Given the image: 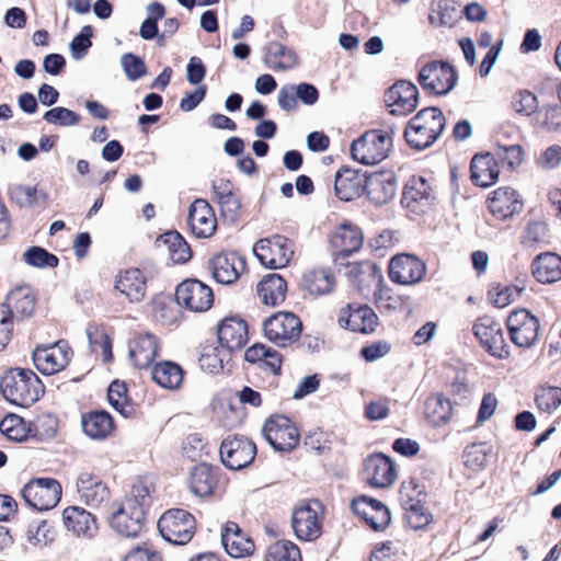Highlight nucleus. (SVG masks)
I'll return each instance as SVG.
<instances>
[{
  "mask_svg": "<svg viewBox=\"0 0 561 561\" xmlns=\"http://www.w3.org/2000/svg\"><path fill=\"white\" fill-rule=\"evenodd\" d=\"M367 175L358 170L348 168L336 172L334 181L335 195L344 202H350L366 192Z\"/></svg>",
  "mask_w": 561,
  "mask_h": 561,
  "instance_id": "25",
  "label": "nucleus"
},
{
  "mask_svg": "<svg viewBox=\"0 0 561 561\" xmlns=\"http://www.w3.org/2000/svg\"><path fill=\"white\" fill-rule=\"evenodd\" d=\"M495 160L507 164L510 169H515L522 164L524 160L523 148L513 142H506L503 139V131L496 137L494 153Z\"/></svg>",
  "mask_w": 561,
  "mask_h": 561,
  "instance_id": "47",
  "label": "nucleus"
},
{
  "mask_svg": "<svg viewBox=\"0 0 561 561\" xmlns=\"http://www.w3.org/2000/svg\"><path fill=\"white\" fill-rule=\"evenodd\" d=\"M222 545L232 558L249 556L254 550V542L233 522H228L221 533Z\"/></svg>",
  "mask_w": 561,
  "mask_h": 561,
  "instance_id": "28",
  "label": "nucleus"
},
{
  "mask_svg": "<svg viewBox=\"0 0 561 561\" xmlns=\"http://www.w3.org/2000/svg\"><path fill=\"white\" fill-rule=\"evenodd\" d=\"M107 399L110 404L125 417L134 414V407L127 399L126 383L119 380H114L107 391Z\"/></svg>",
  "mask_w": 561,
  "mask_h": 561,
  "instance_id": "50",
  "label": "nucleus"
},
{
  "mask_svg": "<svg viewBox=\"0 0 561 561\" xmlns=\"http://www.w3.org/2000/svg\"><path fill=\"white\" fill-rule=\"evenodd\" d=\"M287 284L278 274H268L257 284V295L267 306H277L285 300Z\"/></svg>",
  "mask_w": 561,
  "mask_h": 561,
  "instance_id": "38",
  "label": "nucleus"
},
{
  "mask_svg": "<svg viewBox=\"0 0 561 561\" xmlns=\"http://www.w3.org/2000/svg\"><path fill=\"white\" fill-rule=\"evenodd\" d=\"M158 352V342L152 334H140L129 343V357L135 367L147 368L154 360Z\"/></svg>",
  "mask_w": 561,
  "mask_h": 561,
  "instance_id": "35",
  "label": "nucleus"
},
{
  "mask_svg": "<svg viewBox=\"0 0 561 561\" xmlns=\"http://www.w3.org/2000/svg\"><path fill=\"white\" fill-rule=\"evenodd\" d=\"M392 148L387 131L368 130L351 144L352 158L363 164H376L385 160Z\"/></svg>",
  "mask_w": 561,
  "mask_h": 561,
  "instance_id": "4",
  "label": "nucleus"
},
{
  "mask_svg": "<svg viewBox=\"0 0 561 561\" xmlns=\"http://www.w3.org/2000/svg\"><path fill=\"white\" fill-rule=\"evenodd\" d=\"M12 330V310L7 306H0V351L3 350L10 342Z\"/></svg>",
  "mask_w": 561,
  "mask_h": 561,
  "instance_id": "62",
  "label": "nucleus"
},
{
  "mask_svg": "<svg viewBox=\"0 0 561 561\" xmlns=\"http://www.w3.org/2000/svg\"><path fill=\"white\" fill-rule=\"evenodd\" d=\"M561 163V146L552 145L541 152L537 159L539 168L545 170H552Z\"/></svg>",
  "mask_w": 561,
  "mask_h": 561,
  "instance_id": "63",
  "label": "nucleus"
},
{
  "mask_svg": "<svg viewBox=\"0 0 561 561\" xmlns=\"http://www.w3.org/2000/svg\"><path fill=\"white\" fill-rule=\"evenodd\" d=\"M115 288L130 302H139L147 293L146 277L139 268L126 270L116 277Z\"/></svg>",
  "mask_w": 561,
  "mask_h": 561,
  "instance_id": "31",
  "label": "nucleus"
},
{
  "mask_svg": "<svg viewBox=\"0 0 561 561\" xmlns=\"http://www.w3.org/2000/svg\"><path fill=\"white\" fill-rule=\"evenodd\" d=\"M489 209L499 219H506L523 209V204L511 187H500L489 198Z\"/></svg>",
  "mask_w": 561,
  "mask_h": 561,
  "instance_id": "33",
  "label": "nucleus"
},
{
  "mask_svg": "<svg viewBox=\"0 0 561 561\" xmlns=\"http://www.w3.org/2000/svg\"><path fill=\"white\" fill-rule=\"evenodd\" d=\"M535 402L540 411L551 413L561 405V388L540 387L536 391Z\"/></svg>",
  "mask_w": 561,
  "mask_h": 561,
  "instance_id": "53",
  "label": "nucleus"
},
{
  "mask_svg": "<svg viewBox=\"0 0 561 561\" xmlns=\"http://www.w3.org/2000/svg\"><path fill=\"white\" fill-rule=\"evenodd\" d=\"M253 252L257 260L266 267L283 268L288 265L294 255V242L286 237L275 234L259 240Z\"/></svg>",
  "mask_w": 561,
  "mask_h": 561,
  "instance_id": "8",
  "label": "nucleus"
},
{
  "mask_svg": "<svg viewBox=\"0 0 561 561\" xmlns=\"http://www.w3.org/2000/svg\"><path fill=\"white\" fill-rule=\"evenodd\" d=\"M402 508L404 518L413 529H423L432 524L433 514L424 506L421 499L408 497L407 492L402 493Z\"/></svg>",
  "mask_w": 561,
  "mask_h": 561,
  "instance_id": "40",
  "label": "nucleus"
},
{
  "mask_svg": "<svg viewBox=\"0 0 561 561\" xmlns=\"http://www.w3.org/2000/svg\"><path fill=\"white\" fill-rule=\"evenodd\" d=\"M11 197L20 206H32L36 203L37 190L35 186L16 185L11 188Z\"/></svg>",
  "mask_w": 561,
  "mask_h": 561,
  "instance_id": "64",
  "label": "nucleus"
},
{
  "mask_svg": "<svg viewBox=\"0 0 561 561\" xmlns=\"http://www.w3.org/2000/svg\"><path fill=\"white\" fill-rule=\"evenodd\" d=\"M511 341L518 347H531L539 336V320L526 309L515 310L507 318Z\"/></svg>",
  "mask_w": 561,
  "mask_h": 561,
  "instance_id": "15",
  "label": "nucleus"
},
{
  "mask_svg": "<svg viewBox=\"0 0 561 561\" xmlns=\"http://www.w3.org/2000/svg\"><path fill=\"white\" fill-rule=\"evenodd\" d=\"M231 358V353L225 347L215 346L213 344L205 345L198 358L199 366L203 370L210 374H218L222 370L224 364Z\"/></svg>",
  "mask_w": 561,
  "mask_h": 561,
  "instance_id": "45",
  "label": "nucleus"
},
{
  "mask_svg": "<svg viewBox=\"0 0 561 561\" xmlns=\"http://www.w3.org/2000/svg\"><path fill=\"white\" fill-rule=\"evenodd\" d=\"M263 331L268 341L279 347H287L298 341L302 324L295 313L280 311L264 321Z\"/></svg>",
  "mask_w": 561,
  "mask_h": 561,
  "instance_id": "5",
  "label": "nucleus"
},
{
  "mask_svg": "<svg viewBox=\"0 0 561 561\" xmlns=\"http://www.w3.org/2000/svg\"><path fill=\"white\" fill-rule=\"evenodd\" d=\"M265 65L275 71L291 69L296 62V54L288 47L278 42H271L265 48Z\"/></svg>",
  "mask_w": 561,
  "mask_h": 561,
  "instance_id": "41",
  "label": "nucleus"
},
{
  "mask_svg": "<svg viewBox=\"0 0 561 561\" xmlns=\"http://www.w3.org/2000/svg\"><path fill=\"white\" fill-rule=\"evenodd\" d=\"M397 180L392 173L375 172L367 175L366 194L375 204H386L396 195Z\"/></svg>",
  "mask_w": 561,
  "mask_h": 561,
  "instance_id": "29",
  "label": "nucleus"
},
{
  "mask_svg": "<svg viewBox=\"0 0 561 561\" xmlns=\"http://www.w3.org/2000/svg\"><path fill=\"white\" fill-rule=\"evenodd\" d=\"M88 337L92 352L101 351L105 362L112 358V342L107 334L98 331L92 333L88 330Z\"/></svg>",
  "mask_w": 561,
  "mask_h": 561,
  "instance_id": "61",
  "label": "nucleus"
},
{
  "mask_svg": "<svg viewBox=\"0 0 561 561\" xmlns=\"http://www.w3.org/2000/svg\"><path fill=\"white\" fill-rule=\"evenodd\" d=\"M121 64L126 77L131 81L138 80L146 75L144 60L134 54H124L121 58Z\"/></svg>",
  "mask_w": 561,
  "mask_h": 561,
  "instance_id": "58",
  "label": "nucleus"
},
{
  "mask_svg": "<svg viewBox=\"0 0 561 561\" xmlns=\"http://www.w3.org/2000/svg\"><path fill=\"white\" fill-rule=\"evenodd\" d=\"M419 82L424 90L444 95L455 88L457 75L449 64L431 61L421 68Z\"/></svg>",
  "mask_w": 561,
  "mask_h": 561,
  "instance_id": "12",
  "label": "nucleus"
},
{
  "mask_svg": "<svg viewBox=\"0 0 561 561\" xmlns=\"http://www.w3.org/2000/svg\"><path fill=\"white\" fill-rule=\"evenodd\" d=\"M385 103L390 107L391 115L405 116L416 108L419 90L416 85L409 81H397L386 91Z\"/></svg>",
  "mask_w": 561,
  "mask_h": 561,
  "instance_id": "17",
  "label": "nucleus"
},
{
  "mask_svg": "<svg viewBox=\"0 0 561 561\" xmlns=\"http://www.w3.org/2000/svg\"><path fill=\"white\" fill-rule=\"evenodd\" d=\"M77 490L81 500L92 507L100 506L110 495L106 484L91 472L80 473Z\"/></svg>",
  "mask_w": 561,
  "mask_h": 561,
  "instance_id": "30",
  "label": "nucleus"
},
{
  "mask_svg": "<svg viewBox=\"0 0 561 561\" xmlns=\"http://www.w3.org/2000/svg\"><path fill=\"white\" fill-rule=\"evenodd\" d=\"M213 191L222 206L227 205L233 208H238L240 206L239 201L232 193V187L229 181L220 180L219 182H214Z\"/></svg>",
  "mask_w": 561,
  "mask_h": 561,
  "instance_id": "60",
  "label": "nucleus"
},
{
  "mask_svg": "<svg viewBox=\"0 0 561 561\" xmlns=\"http://www.w3.org/2000/svg\"><path fill=\"white\" fill-rule=\"evenodd\" d=\"M0 432L10 440L24 442L28 437V430L22 417L9 415L0 422Z\"/></svg>",
  "mask_w": 561,
  "mask_h": 561,
  "instance_id": "54",
  "label": "nucleus"
},
{
  "mask_svg": "<svg viewBox=\"0 0 561 561\" xmlns=\"http://www.w3.org/2000/svg\"><path fill=\"white\" fill-rule=\"evenodd\" d=\"M488 453L485 444H473L468 446L463 453L465 465L471 470L484 468L488 461Z\"/></svg>",
  "mask_w": 561,
  "mask_h": 561,
  "instance_id": "57",
  "label": "nucleus"
},
{
  "mask_svg": "<svg viewBox=\"0 0 561 561\" xmlns=\"http://www.w3.org/2000/svg\"><path fill=\"white\" fill-rule=\"evenodd\" d=\"M66 528L78 537L93 538L98 533L96 518L79 506H69L62 513Z\"/></svg>",
  "mask_w": 561,
  "mask_h": 561,
  "instance_id": "27",
  "label": "nucleus"
},
{
  "mask_svg": "<svg viewBox=\"0 0 561 561\" xmlns=\"http://www.w3.org/2000/svg\"><path fill=\"white\" fill-rule=\"evenodd\" d=\"M244 358L249 363H262L272 374L280 371L282 358L277 351L264 344H254L244 352Z\"/></svg>",
  "mask_w": 561,
  "mask_h": 561,
  "instance_id": "46",
  "label": "nucleus"
},
{
  "mask_svg": "<svg viewBox=\"0 0 561 561\" xmlns=\"http://www.w3.org/2000/svg\"><path fill=\"white\" fill-rule=\"evenodd\" d=\"M81 425L84 434L92 439H104L114 430L112 416L105 411H93L83 414Z\"/></svg>",
  "mask_w": 561,
  "mask_h": 561,
  "instance_id": "39",
  "label": "nucleus"
},
{
  "mask_svg": "<svg viewBox=\"0 0 561 561\" xmlns=\"http://www.w3.org/2000/svg\"><path fill=\"white\" fill-rule=\"evenodd\" d=\"M352 510L360 516L374 530H383L391 520L390 512L380 501L360 496L352 502Z\"/></svg>",
  "mask_w": 561,
  "mask_h": 561,
  "instance_id": "22",
  "label": "nucleus"
},
{
  "mask_svg": "<svg viewBox=\"0 0 561 561\" xmlns=\"http://www.w3.org/2000/svg\"><path fill=\"white\" fill-rule=\"evenodd\" d=\"M187 224L197 238H209L214 234L217 222L214 210L207 201L197 198L192 203Z\"/></svg>",
  "mask_w": 561,
  "mask_h": 561,
  "instance_id": "21",
  "label": "nucleus"
},
{
  "mask_svg": "<svg viewBox=\"0 0 561 561\" xmlns=\"http://www.w3.org/2000/svg\"><path fill=\"white\" fill-rule=\"evenodd\" d=\"M161 536L171 543L185 545L195 534V518L187 511L172 508L158 520Z\"/></svg>",
  "mask_w": 561,
  "mask_h": 561,
  "instance_id": "7",
  "label": "nucleus"
},
{
  "mask_svg": "<svg viewBox=\"0 0 561 561\" xmlns=\"http://www.w3.org/2000/svg\"><path fill=\"white\" fill-rule=\"evenodd\" d=\"M175 300L179 306L192 312H205L214 304V291L205 283L188 278L176 286Z\"/></svg>",
  "mask_w": 561,
  "mask_h": 561,
  "instance_id": "10",
  "label": "nucleus"
},
{
  "mask_svg": "<svg viewBox=\"0 0 561 561\" xmlns=\"http://www.w3.org/2000/svg\"><path fill=\"white\" fill-rule=\"evenodd\" d=\"M330 243L336 260L346 257L363 247L364 234L357 226L342 224L333 231Z\"/></svg>",
  "mask_w": 561,
  "mask_h": 561,
  "instance_id": "20",
  "label": "nucleus"
},
{
  "mask_svg": "<svg viewBox=\"0 0 561 561\" xmlns=\"http://www.w3.org/2000/svg\"><path fill=\"white\" fill-rule=\"evenodd\" d=\"M323 506L317 501L300 502L293 511L291 526L300 540L311 541L321 535Z\"/></svg>",
  "mask_w": 561,
  "mask_h": 561,
  "instance_id": "6",
  "label": "nucleus"
},
{
  "mask_svg": "<svg viewBox=\"0 0 561 561\" xmlns=\"http://www.w3.org/2000/svg\"><path fill=\"white\" fill-rule=\"evenodd\" d=\"M335 286V278L328 267L307 270L301 277L300 287L314 296L330 294Z\"/></svg>",
  "mask_w": 561,
  "mask_h": 561,
  "instance_id": "34",
  "label": "nucleus"
},
{
  "mask_svg": "<svg viewBox=\"0 0 561 561\" xmlns=\"http://www.w3.org/2000/svg\"><path fill=\"white\" fill-rule=\"evenodd\" d=\"M534 277L542 284L561 279V256L552 252L538 254L531 264Z\"/></svg>",
  "mask_w": 561,
  "mask_h": 561,
  "instance_id": "37",
  "label": "nucleus"
},
{
  "mask_svg": "<svg viewBox=\"0 0 561 561\" xmlns=\"http://www.w3.org/2000/svg\"><path fill=\"white\" fill-rule=\"evenodd\" d=\"M451 402L442 396H433L425 401V415L435 426L445 424L451 416Z\"/></svg>",
  "mask_w": 561,
  "mask_h": 561,
  "instance_id": "49",
  "label": "nucleus"
},
{
  "mask_svg": "<svg viewBox=\"0 0 561 561\" xmlns=\"http://www.w3.org/2000/svg\"><path fill=\"white\" fill-rule=\"evenodd\" d=\"M73 352L66 341H58L48 346H37L33 352L35 367L44 375H54L65 369Z\"/></svg>",
  "mask_w": 561,
  "mask_h": 561,
  "instance_id": "13",
  "label": "nucleus"
},
{
  "mask_svg": "<svg viewBox=\"0 0 561 561\" xmlns=\"http://www.w3.org/2000/svg\"><path fill=\"white\" fill-rule=\"evenodd\" d=\"M1 306H7L12 310V320L15 317H30L35 310V297L27 287H18L7 297V301Z\"/></svg>",
  "mask_w": 561,
  "mask_h": 561,
  "instance_id": "42",
  "label": "nucleus"
},
{
  "mask_svg": "<svg viewBox=\"0 0 561 561\" xmlns=\"http://www.w3.org/2000/svg\"><path fill=\"white\" fill-rule=\"evenodd\" d=\"M218 341L228 352L241 350L248 341L247 323L237 317H229L221 321L217 329Z\"/></svg>",
  "mask_w": 561,
  "mask_h": 561,
  "instance_id": "26",
  "label": "nucleus"
},
{
  "mask_svg": "<svg viewBox=\"0 0 561 561\" xmlns=\"http://www.w3.org/2000/svg\"><path fill=\"white\" fill-rule=\"evenodd\" d=\"M43 118L48 123L62 127H70L77 125L81 117L73 111L57 106L47 111Z\"/></svg>",
  "mask_w": 561,
  "mask_h": 561,
  "instance_id": "56",
  "label": "nucleus"
},
{
  "mask_svg": "<svg viewBox=\"0 0 561 561\" xmlns=\"http://www.w3.org/2000/svg\"><path fill=\"white\" fill-rule=\"evenodd\" d=\"M22 496L31 507L37 511H48L60 501L61 485L57 480L50 478L34 479L24 485Z\"/></svg>",
  "mask_w": 561,
  "mask_h": 561,
  "instance_id": "9",
  "label": "nucleus"
},
{
  "mask_svg": "<svg viewBox=\"0 0 561 561\" xmlns=\"http://www.w3.org/2000/svg\"><path fill=\"white\" fill-rule=\"evenodd\" d=\"M158 241L167 247L169 256L174 263H185L192 256L187 242L178 231L165 232L159 237Z\"/></svg>",
  "mask_w": 561,
  "mask_h": 561,
  "instance_id": "48",
  "label": "nucleus"
},
{
  "mask_svg": "<svg viewBox=\"0 0 561 561\" xmlns=\"http://www.w3.org/2000/svg\"><path fill=\"white\" fill-rule=\"evenodd\" d=\"M512 110L522 116H530L537 112L539 103L537 96L528 90L515 92L511 100Z\"/></svg>",
  "mask_w": 561,
  "mask_h": 561,
  "instance_id": "52",
  "label": "nucleus"
},
{
  "mask_svg": "<svg viewBox=\"0 0 561 561\" xmlns=\"http://www.w3.org/2000/svg\"><path fill=\"white\" fill-rule=\"evenodd\" d=\"M221 462L231 470H241L249 466L255 455V444L244 436L227 437L220 445Z\"/></svg>",
  "mask_w": 561,
  "mask_h": 561,
  "instance_id": "14",
  "label": "nucleus"
},
{
  "mask_svg": "<svg viewBox=\"0 0 561 561\" xmlns=\"http://www.w3.org/2000/svg\"><path fill=\"white\" fill-rule=\"evenodd\" d=\"M263 435L277 451H290L299 442V432L285 415H273L263 425Z\"/></svg>",
  "mask_w": 561,
  "mask_h": 561,
  "instance_id": "11",
  "label": "nucleus"
},
{
  "mask_svg": "<svg viewBox=\"0 0 561 561\" xmlns=\"http://www.w3.org/2000/svg\"><path fill=\"white\" fill-rule=\"evenodd\" d=\"M339 323L353 332L370 333L378 324V317L368 306L353 307L348 305L341 310Z\"/></svg>",
  "mask_w": 561,
  "mask_h": 561,
  "instance_id": "24",
  "label": "nucleus"
},
{
  "mask_svg": "<svg viewBox=\"0 0 561 561\" xmlns=\"http://www.w3.org/2000/svg\"><path fill=\"white\" fill-rule=\"evenodd\" d=\"M365 473L370 485L376 488H388L397 479V470L391 458L376 454L365 460Z\"/></svg>",
  "mask_w": 561,
  "mask_h": 561,
  "instance_id": "23",
  "label": "nucleus"
},
{
  "mask_svg": "<svg viewBox=\"0 0 561 561\" xmlns=\"http://www.w3.org/2000/svg\"><path fill=\"white\" fill-rule=\"evenodd\" d=\"M473 333L492 356L500 359L510 356L501 324L493 318L488 316L479 318L473 324Z\"/></svg>",
  "mask_w": 561,
  "mask_h": 561,
  "instance_id": "16",
  "label": "nucleus"
},
{
  "mask_svg": "<svg viewBox=\"0 0 561 561\" xmlns=\"http://www.w3.org/2000/svg\"><path fill=\"white\" fill-rule=\"evenodd\" d=\"M149 503V488L142 482L135 483L130 496L112 503L108 517L111 528L123 537H137L144 528L145 510Z\"/></svg>",
  "mask_w": 561,
  "mask_h": 561,
  "instance_id": "1",
  "label": "nucleus"
},
{
  "mask_svg": "<svg viewBox=\"0 0 561 561\" xmlns=\"http://www.w3.org/2000/svg\"><path fill=\"white\" fill-rule=\"evenodd\" d=\"M244 267L245 262L236 252H222L209 261L214 279L225 285L236 282Z\"/></svg>",
  "mask_w": 561,
  "mask_h": 561,
  "instance_id": "19",
  "label": "nucleus"
},
{
  "mask_svg": "<svg viewBox=\"0 0 561 561\" xmlns=\"http://www.w3.org/2000/svg\"><path fill=\"white\" fill-rule=\"evenodd\" d=\"M265 561H301L300 550L290 541H277L268 547Z\"/></svg>",
  "mask_w": 561,
  "mask_h": 561,
  "instance_id": "51",
  "label": "nucleus"
},
{
  "mask_svg": "<svg viewBox=\"0 0 561 561\" xmlns=\"http://www.w3.org/2000/svg\"><path fill=\"white\" fill-rule=\"evenodd\" d=\"M24 260L27 264L38 268L56 267L59 263V259L55 254L41 247H31L25 251Z\"/></svg>",
  "mask_w": 561,
  "mask_h": 561,
  "instance_id": "55",
  "label": "nucleus"
},
{
  "mask_svg": "<svg viewBox=\"0 0 561 561\" xmlns=\"http://www.w3.org/2000/svg\"><path fill=\"white\" fill-rule=\"evenodd\" d=\"M218 468H213L205 462L193 467L190 473V490L199 497L213 494L217 483Z\"/></svg>",
  "mask_w": 561,
  "mask_h": 561,
  "instance_id": "36",
  "label": "nucleus"
},
{
  "mask_svg": "<svg viewBox=\"0 0 561 561\" xmlns=\"http://www.w3.org/2000/svg\"><path fill=\"white\" fill-rule=\"evenodd\" d=\"M425 271V264L410 254L397 255L391 259L389 264L390 278L403 285L419 283L423 278Z\"/></svg>",
  "mask_w": 561,
  "mask_h": 561,
  "instance_id": "18",
  "label": "nucleus"
},
{
  "mask_svg": "<svg viewBox=\"0 0 561 561\" xmlns=\"http://www.w3.org/2000/svg\"><path fill=\"white\" fill-rule=\"evenodd\" d=\"M3 397L11 403L20 407H30L36 402L44 392L39 378L31 369L14 368L9 370L1 379Z\"/></svg>",
  "mask_w": 561,
  "mask_h": 561,
  "instance_id": "3",
  "label": "nucleus"
},
{
  "mask_svg": "<svg viewBox=\"0 0 561 561\" xmlns=\"http://www.w3.org/2000/svg\"><path fill=\"white\" fill-rule=\"evenodd\" d=\"M432 199V187L423 178H411L404 186L402 203L407 207H413L414 204L427 206Z\"/></svg>",
  "mask_w": 561,
  "mask_h": 561,
  "instance_id": "44",
  "label": "nucleus"
},
{
  "mask_svg": "<svg viewBox=\"0 0 561 561\" xmlns=\"http://www.w3.org/2000/svg\"><path fill=\"white\" fill-rule=\"evenodd\" d=\"M471 180L481 187L493 185L499 178V165L495 157L490 153L476 154L470 164Z\"/></svg>",
  "mask_w": 561,
  "mask_h": 561,
  "instance_id": "32",
  "label": "nucleus"
},
{
  "mask_svg": "<svg viewBox=\"0 0 561 561\" xmlns=\"http://www.w3.org/2000/svg\"><path fill=\"white\" fill-rule=\"evenodd\" d=\"M446 125L443 112L437 107H426L416 113L404 130L408 145L416 150L431 147L440 136Z\"/></svg>",
  "mask_w": 561,
  "mask_h": 561,
  "instance_id": "2",
  "label": "nucleus"
},
{
  "mask_svg": "<svg viewBox=\"0 0 561 561\" xmlns=\"http://www.w3.org/2000/svg\"><path fill=\"white\" fill-rule=\"evenodd\" d=\"M151 375L159 386L169 390L179 389L184 377L182 367L173 362H162L154 365Z\"/></svg>",
  "mask_w": 561,
  "mask_h": 561,
  "instance_id": "43",
  "label": "nucleus"
},
{
  "mask_svg": "<svg viewBox=\"0 0 561 561\" xmlns=\"http://www.w3.org/2000/svg\"><path fill=\"white\" fill-rule=\"evenodd\" d=\"M91 36L92 27L90 25L83 26L81 32L77 36H75V38L70 43L71 55L75 59L79 60L83 58L87 50L92 45Z\"/></svg>",
  "mask_w": 561,
  "mask_h": 561,
  "instance_id": "59",
  "label": "nucleus"
}]
</instances>
